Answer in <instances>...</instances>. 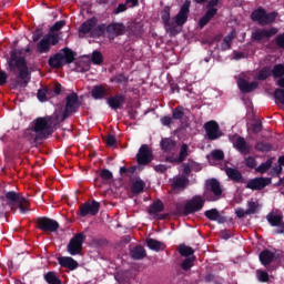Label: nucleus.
<instances>
[{
	"label": "nucleus",
	"instance_id": "f257e3e1",
	"mask_svg": "<svg viewBox=\"0 0 284 284\" xmlns=\"http://www.w3.org/2000/svg\"><path fill=\"white\" fill-rule=\"evenodd\" d=\"M23 52L19 49H12L10 51V57L7 60V70L12 74H18L16 78H10L9 88L11 90H17L18 88H28L30 83V71H28V60L26 57L21 55Z\"/></svg>",
	"mask_w": 284,
	"mask_h": 284
},
{
	"label": "nucleus",
	"instance_id": "f03ea898",
	"mask_svg": "<svg viewBox=\"0 0 284 284\" xmlns=\"http://www.w3.org/2000/svg\"><path fill=\"white\" fill-rule=\"evenodd\" d=\"M59 115L39 116L31 122V130L36 133V141H45L54 134V126L60 123Z\"/></svg>",
	"mask_w": 284,
	"mask_h": 284
},
{
	"label": "nucleus",
	"instance_id": "7ed1b4c3",
	"mask_svg": "<svg viewBox=\"0 0 284 284\" xmlns=\"http://www.w3.org/2000/svg\"><path fill=\"white\" fill-rule=\"evenodd\" d=\"M77 59V52L72 49L65 47L60 50V52L54 53L48 60L49 67L55 70L63 68V65H70V63H74Z\"/></svg>",
	"mask_w": 284,
	"mask_h": 284
},
{
	"label": "nucleus",
	"instance_id": "20e7f679",
	"mask_svg": "<svg viewBox=\"0 0 284 284\" xmlns=\"http://www.w3.org/2000/svg\"><path fill=\"white\" fill-rule=\"evenodd\" d=\"M99 23V19L97 17H92L84 21L79 27V37L83 39L87 34H90L93 39H99V37H103V30H105V23Z\"/></svg>",
	"mask_w": 284,
	"mask_h": 284
},
{
	"label": "nucleus",
	"instance_id": "39448f33",
	"mask_svg": "<svg viewBox=\"0 0 284 284\" xmlns=\"http://www.w3.org/2000/svg\"><path fill=\"white\" fill-rule=\"evenodd\" d=\"M4 197L7 201V205L10 207L13 214L17 212V206L20 210V214H26L28 209L30 207V201H28L21 193H17L14 191L4 192Z\"/></svg>",
	"mask_w": 284,
	"mask_h": 284
},
{
	"label": "nucleus",
	"instance_id": "423d86ee",
	"mask_svg": "<svg viewBox=\"0 0 284 284\" xmlns=\"http://www.w3.org/2000/svg\"><path fill=\"white\" fill-rule=\"evenodd\" d=\"M205 197L203 195H194L191 200L186 201L184 207L181 204H176L175 212L178 214H183L184 216H190V214H196L205 207Z\"/></svg>",
	"mask_w": 284,
	"mask_h": 284
},
{
	"label": "nucleus",
	"instance_id": "0eeeda50",
	"mask_svg": "<svg viewBox=\"0 0 284 284\" xmlns=\"http://www.w3.org/2000/svg\"><path fill=\"white\" fill-rule=\"evenodd\" d=\"M203 197L209 203H214L223 199V187H221V182L216 179H211L205 182V191Z\"/></svg>",
	"mask_w": 284,
	"mask_h": 284
},
{
	"label": "nucleus",
	"instance_id": "6e6552de",
	"mask_svg": "<svg viewBox=\"0 0 284 284\" xmlns=\"http://www.w3.org/2000/svg\"><path fill=\"white\" fill-rule=\"evenodd\" d=\"M278 13L276 11L267 13L263 8H257L251 13V19L254 22H257L258 26H272L276 21Z\"/></svg>",
	"mask_w": 284,
	"mask_h": 284
},
{
	"label": "nucleus",
	"instance_id": "1a4fd4ad",
	"mask_svg": "<svg viewBox=\"0 0 284 284\" xmlns=\"http://www.w3.org/2000/svg\"><path fill=\"white\" fill-rule=\"evenodd\" d=\"M79 108H81L79 94H77L75 92L68 94L65 98V106L60 121L63 122L65 121V119L71 116V114L79 112Z\"/></svg>",
	"mask_w": 284,
	"mask_h": 284
},
{
	"label": "nucleus",
	"instance_id": "9d476101",
	"mask_svg": "<svg viewBox=\"0 0 284 284\" xmlns=\"http://www.w3.org/2000/svg\"><path fill=\"white\" fill-rule=\"evenodd\" d=\"M61 41L58 33H47L37 44L39 54H48L52 45H57Z\"/></svg>",
	"mask_w": 284,
	"mask_h": 284
},
{
	"label": "nucleus",
	"instance_id": "9b49d317",
	"mask_svg": "<svg viewBox=\"0 0 284 284\" xmlns=\"http://www.w3.org/2000/svg\"><path fill=\"white\" fill-rule=\"evenodd\" d=\"M83 243H85V234L77 233L68 243L67 251L71 256H77L83 252Z\"/></svg>",
	"mask_w": 284,
	"mask_h": 284
},
{
	"label": "nucleus",
	"instance_id": "f8f14e48",
	"mask_svg": "<svg viewBox=\"0 0 284 284\" xmlns=\"http://www.w3.org/2000/svg\"><path fill=\"white\" fill-rule=\"evenodd\" d=\"M36 225L38 230L42 232H59V222L57 220L50 219L48 216L37 217Z\"/></svg>",
	"mask_w": 284,
	"mask_h": 284
},
{
	"label": "nucleus",
	"instance_id": "ddd939ff",
	"mask_svg": "<svg viewBox=\"0 0 284 284\" xmlns=\"http://www.w3.org/2000/svg\"><path fill=\"white\" fill-rule=\"evenodd\" d=\"M108 34V39L114 41L116 37H123L125 34V24L123 22H112L109 26L104 24L103 34Z\"/></svg>",
	"mask_w": 284,
	"mask_h": 284
},
{
	"label": "nucleus",
	"instance_id": "4468645a",
	"mask_svg": "<svg viewBox=\"0 0 284 284\" xmlns=\"http://www.w3.org/2000/svg\"><path fill=\"white\" fill-rule=\"evenodd\" d=\"M190 6H192V1L185 0L180 8V11L174 17V26L183 27L187 23V19H190Z\"/></svg>",
	"mask_w": 284,
	"mask_h": 284
},
{
	"label": "nucleus",
	"instance_id": "2eb2a0df",
	"mask_svg": "<svg viewBox=\"0 0 284 284\" xmlns=\"http://www.w3.org/2000/svg\"><path fill=\"white\" fill-rule=\"evenodd\" d=\"M203 128L209 141H216V139H221V136H223V132L221 131L219 122L214 120L205 122Z\"/></svg>",
	"mask_w": 284,
	"mask_h": 284
},
{
	"label": "nucleus",
	"instance_id": "dca6fc26",
	"mask_svg": "<svg viewBox=\"0 0 284 284\" xmlns=\"http://www.w3.org/2000/svg\"><path fill=\"white\" fill-rule=\"evenodd\" d=\"M231 143H233V148L240 152V154H250L252 152V146L248 145L245 138L234 134L230 138Z\"/></svg>",
	"mask_w": 284,
	"mask_h": 284
},
{
	"label": "nucleus",
	"instance_id": "f3484780",
	"mask_svg": "<svg viewBox=\"0 0 284 284\" xmlns=\"http://www.w3.org/2000/svg\"><path fill=\"white\" fill-rule=\"evenodd\" d=\"M99 210H101V203L92 200L91 202H85L84 204L80 205L79 215L88 216V214H90L91 216H97L99 214Z\"/></svg>",
	"mask_w": 284,
	"mask_h": 284
},
{
	"label": "nucleus",
	"instance_id": "a211bd4d",
	"mask_svg": "<svg viewBox=\"0 0 284 284\" xmlns=\"http://www.w3.org/2000/svg\"><path fill=\"white\" fill-rule=\"evenodd\" d=\"M153 154L148 144H142L136 154L138 165H150Z\"/></svg>",
	"mask_w": 284,
	"mask_h": 284
},
{
	"label": "nucleus",
	"instance_id": "6ab92c4d",
	"mask_svg": "<svg viewBox=\"0 0 284 284\" xmlns=\"http://www.w3.org/2000/svg\"><path fill=\"white\" fill-rule=\"evenodd\" d=\"M267 185H272V178H254L246 183V190L261 191L265 190Z\"/></svg>",
	"mask_w": 284,
	"mask_h": 284
},
{
	"label": "nucleus",
	"instance_id": "aec40b11",
	"mask_svg": "<svg viewBox=\"0 0 284 284\" xmlns=\"http://www.w3.org/2000/svg\"><path fill=\"white\" fill-rule=\"evenodd\" d=\"M276 34H278V28L276 27H272L270 29H256L252 32V39L260 43L263 39H272V37H276Z\"/></svg>",
	"mask_w": 284,
	"mask_h": 284
},
{
	"label": "nucleus",
	"instance_id": "412c9836",
	"mask_svg": "<svg viewBox=\"0 0 284 284\" xmlns=\"http://www.w3.org/2000/svg\"><path fill=\"white\" fill-rule=\"evenodd\" d=\"M161 19L164 23L166 32H170L171 37L179 34V31H176V26H174V21H172L170 18V7H164L161 12Z\"/></svg>",
	"mask_w": 284,
	"mask_h": 284
},
{
	"label": "nucleus",
	"instance_id": "4be33fe9",
	"mask_svg": "<svg viewBox=\"0 0 284 284\" xmlns=\"http://www.w3.org/2000/svg\"><path fill=\"white\" fill-rule=\"evenodd\" d=\"M106 104L111 110H121L123 105H125V95L121 93H116L115 95H111L106 98Z\"/></svg>",
	"mask_w": 284,
	"mask_h": 284
},
{
	"label": "nucleus",
	"instance_id": "5701e85b",
	"mask_svg": "<svg viewBox=\"0 0 284 284\" xmlns=\"http://www.w3.org/2000/svg\"><path fill=\"white\" fill-rule=\"evenodd\" d=\"M91 97L95 101H102V99L110 97V91L103 84H97L91 90Z\"/></svg>",
	"mask_w": 284,
	"mask_h": 284
},
{
	"label": "nucleus",
	"instance_id": "b1692460",
	"mask_svg": "<svg viewBox=\"0 0 284 284\" xmlns=\"http://www.w3.org/2000/svg\"><path fill=\"white\" fill-rule=\"evenodd\" d=\"M258 258L261 265L264 267H270V265L274 263V258H276V253L272 252L270 248H265L260 253Z\"/></svg>",
	"mask_w": 284,
	"mask_h": 284
},
{
	"label": "nucleus",
	"instance_id": "393cba45",
	"mask_svg": "<svg viewBox=\"0 0 284 284\" xmlns=\"http://www.w3.org/2000/svg\"><path fill=\"white\" fill-rule=\"evenodd\" d=\"M237 87L243 94H250V92H254V90L258 88V82L256 81L250 82L245 79H239Z\"/></svg>",
	"mask_w": 284,
	"mask_h": 284
},
{
	"label": "nucleus",
	"instance_id": "a878e982",
	"mask_svg": "<svg viewBox=\"0 0 284 284\" xmlns=\"http://www.w3.org/2000/svg\"><path fill=\"white\" fill-rule=\"evenodd\" d=\"M160 148L166 154H172L173 152H176V141H174L172 138H162Z\"/></svg>",
	"mask_w": 284,
	"mask_h": 284
},
{
	"label": "nucleus",
	"instance_id": "bb28decb",
	"mask_svg": "<svg viewBox=\"0 0 284 284\" xmlns=\"http://www.w3.org/2000/svg\"><path fill=\"white\" fill-rule=\"evenodd\" d=\"M225 174L230 179V181H233V183H245L243 173H241V171H239L237 169L227 166L225 169Z\"/></svg>",
	"mask_w": 284,
	"mask_h": 284
},
{
	"label": "nucleus",
	"instance_id": "cd10ccee",
	"mask_svg": "<svg viewBox=\"0 0 284 284\" xmlns=\"http://www.w3.org/2000/svg\"><path fill=\"white\" fill-rule=\"evenodd\" d=\"M58 263L61 267H65L71 272L79 267V262H77V260L72 258L71 256H61L58 258Z\"/></svg>",
	"mask_w": 284,
	"mask_h": 284
},
{
	"label": "nucleus",
	"instance_id": "c85d7f7f",
	"mask_svg": "<svg viewBox=\"0 0 284 284\" xmlns=\"http://www.w3.org/2000/svg\"><path fill=\"white\" fill-rule=\"evenodd\" d=\"M204 216L209 221H216V223H225L227 221V217L221 215L217 209H211L204 212Z\"/></svg>",
	"mask_w": 284,
	"mask_h": 284
},
{
	"label": "nucleus",
	"instance_id": "c756f323",
	"mask_svg": "<svg viewBox=\"0 0 284 284\" xmlns=\"http://www.w3.org/2000/svg\"><path fill=\"white\" fill-rule=\"evenodd\" d=\"M130 256L133 261H143L148 256V251L142 245L130 248Z\"/></svg>",
	"mask_w": 284,
	"mask_h": 284
},
{
	"label": "nucleus",
	"instance_id": "7c9ffc66",
	"mask_svg": "<svg viewBox=\"0 0 284 284\" xmlns=\"http://www.w3.org/2000/svg\"><path fill=\"white\" fill-rule=\"evenodd\" d=\"M187 185H190V179H187V176L184 175H180L178 178H175L172 183V190L176 191V190H185L187 187Z\"/></svg>",
	"mask_w": 284,
	"mask_h": 284
},
{
	"label": "nucleus",
	"instance_id": "2f4dec72",
	"mask_svg": "<svg viewBox=\"0 0 284 284\" xmlns=\"http://www.w3.org/2000/svg\"><path fill=\"white\" fill-rule=\"evenodd\" d=\"M110 83H116V85H123V88H128V83H130V75L121 72L110 78Z\"/></svg>",
	"mask_w": 284,
	"mask_h": 284
},
{
	"label": "nucleus",
	"instance_id": "473e14b6",
	"mask_svg": "<svg viewBox=\"0 0 284 284\" xmlns=\"http://www.w3.org/2000/svg\"><path fill=\"white\" fill-rule=\"evenodd\" d=\"M219 9H210L206 10L205 14L200 19L199 26L200 28H205L214 17H216Z\"/></svg>",
	"mask_w": 284,
	"mask_h": 284
},
{
	"label": "nucleus",
	"instance_id": "72a5a7b5",
	"mask_svg": "<svg viewBox=\"0 0 284 284\" xmlns=\"http://www.w3.org/2000/svg\"><path fill=\"white\" fill-rule=\"evenodd\" d=\"M146 246L153 252H163L165 250V243L152 237L146 239Z\"/></svg>",
	"mask_w": 284,
	"mask_h": 284
},
{
	"label": "nucleus",
	"instance_id": "f704fd0d",
	"mask_svg": "<svg viewBox=\"0 0 284 284\" xmlns=\"http://www.w3.org/2000/svg\"><path fill=\"white\" fill-rule=\"evenodd\" d=\"M234 37H236V31H231L224 39L221 44V50L225 52L232 48V41H234Z\"/></svg>",
	"mask_w": 284,
	"mask_h": 284
},
{
	"label": "nucleus",
	"instance_id": "c9c22d12",
	"mask_svg": "<svg viewBox=\"0 0 284 284\" xmlns=\"http://www.w3.org/2000/svg\"><path fill=\"white\" fill-rule=\"evenodd\" d=\"M145 190V182L143 180H136L131 186V192L134 195L143 194Z\"/></svg>",
	"mask_w": 284,
	"mask_h": 284
},
{
	"label": "nucleus",
	"instance_id": "e433bc0d",
	"mask_svg": "<svg viewBox=\"0 0 284 284\" xmlns=\"http://www.w3.org/2000/svg\"><path fill=\"white\" fill-rule=\"evenodd\" d=\"M45 283L48 284H62L61 278L57 276L54 271H49L43 275Z\"/></svg>",
	"mask_w": 284,
	"mask_h": 284
},
{
	"label": "nucleus",
	"instance_id": "4c0bfd02",
	"mask_svg": "<svg viewBox=\"0 0 284 284\" xmlns=\"http://www.w3.org/2000/svg\"><path fill=\"white\" fill-rule=\"evenodd\" d=\"M165 210V205L161 200L154 201L149 207V214H159Z\"/></svg>",
	"mask_w": 284,
	"mask_h": 284
},
{
	"label": "nucleus",
	"instance_id": "58836bf2",
	"mask_svg": "<svg viewBox=\"0 0 284 284\" xmlns=\"http://www.w3.org/2000/svg\"><path fill=\"white\" fill-rule=\"evenodd\" d=\"M272 75V67H263L257 72L256 79L257 81H267L270 77Z\"/></svg>",
	"mask_w": 284,
	"mask_h": 284
},
{
	"label": "nucleus",
	"instance_id": "ea45409f",
	"mask_svg": "<svg viewBox=\"0 0 284 284\" xmlns=\"http://www.w3.org/2000/svg\"><path fill=\"white\" fill-rule=\"evenodd\" d=\"M271 73L273 79H283L284 77V64H275L273 69H271Z\"/></svg>",
	"mask_w": 284,
	"mask_h": 284
},
{
	"label": "nucleus",
	"instance_id": "a19ab883",
	"mask_svg": "<svg viewBox=\"0 0 284 284\" xmlns=\"http://www.w3.org/2000/svg\"><path fill=\"white\" fill-rule=\"evenodd\" d=\"M187 156H190V146L187 144L183 143L180 148L178 161H181L183 163V161H185L187 159Z\"/></svg>",
	"mask_w": 284,
	"mask_h": 284
},
{
	"label": "nucleus",
	"instance_id": "79ce46f5",
	"mask_svg": "<svg viewBox=\"0 0 284 284\" xmlns=\"http://www.w3.org/2000/svg\"><path fill=\"white\" fill-rule=\"evenodd\" d=\"M267 221L273 227H281L283 224V216L281 215H267Z\"/></svg>",
	"mask_w": 284,
	"mask_h": 284
},
{
	"label": "nucleus",
	"instance_id": "37998d69",
	"mask_svg": "<svg viewBox=\"0 0 284 284\" xmlns=\"http://www.w3.org/2000/svg\"><path fill=\"white\" fill-rule=\"evenodd\" d=\"M178 252L181 254V256H192L194 254V248H192V246L181 244L178 248Z\"/></svg>",
	"mask_w": 284,
	"mask_h": 284
},
{
	"label": "nucleus",
	"instance_id": "c03bdc74",
	"mask_svg": "<svg viewBox=\"0 0 284 284\" xmlns=\"http://www.w3.org/2000/svg\"><path fill=\"white\" fill-rule=\"evenodd\" d=\"M185 116V109L183 106L179 105L172 111V119L175 121H181Z\"/></svg>",
	"mask_w": 284,
	"mask_h": 284
},
{
	"label": "nucleus",
	"instance_id": "a18cd8bd",
	"mask_svg": "<svg viewBox=\"0 0 284 284\" xmlns=\"http://www.w3.org/2000/svg\"><path fill=\"white\" fill-rule=\"evenodd\" d=\"M272 168V159L266 160L261 165H258L255 171L260 174H265Z\"/></svg>",
	"mask_w": 284,
	"mask_h": 284
},
{
	"label": "nucleus",
	"instance_id": "49530a36",
	"mask_svg": "<svg viewBox=\"0 0 284 284\" xmlns=\"http://www.w3.org/2000/svg\"><path fill=\"white\" fill-rule=\"evenodd\" d=\"M256 278L260 283H270V273L263 270H257Z\"/></svg>",
	"mask_w": 284,
	"mask_h": 284
},
{
	"label": "nucleus",
	"instance_id": "de8ad7c7",
	"mask_svg": "<svg viewBox=\"0 0 284 284\" xmlns=\"http://www.w3.org/2000/svg\"><path fill=\"white\" fill-rule=\"evenodd\" d=\"M91 61L93 65H101L103 63V54L100 51H93Z\"/></svg>",
	"mask_w": 284,
	"mask_h": 284
},
{
	"label": "nucleus",
	"instance_id": "09e8293b",
	"mask_svg": "<svg viewBox=\"0 0 284 284\" xmlns=\"http://www.w3.org/2000/svg\"><path fill=\"white\" fill-rule=\"evenodd\" d=\"M272 145L267 142H257L255 144V150L257 152H272Z\"/></svg>",
	"mask_w": 284,
	"mask_h": 284
},
{
	"label": "nucleus",
	"instance_id": "8fccbe9b",
	"mask_svg": "<svg viewBox=\"0 0 284 284\" xmlns=\"http://www.w3.org/2000/svg\"><path fill=\"white\" fill-rule=\"evenodd\" d=\"M100 179H102V181H104V183H110V181H112V179H114V174H112L110 170L103 169L100 172Z\"/></svg>",
	"mask_w": 284,
	"mask_h": 284
},
{
	"label": "nucleus",
	"instance_id": "3c124183",
	"mask_svg": "<svg viewBox=\"0 0 284 284\" xmlns=\"http://www.w3.org/2000/svg\"><path fill=\"white\" fill-rule=\"evenodd\" d=\"M37 133L34 130H32L31 124H29V128L24 131V139H28V141H33V143H39L40 141H36Z\"/></svg>",
	"mask_w": 284,
	"mask_h": 284
},
{
	"label": "nucleus",
	"instance_id": "603ef678",
	"mask_svg": "<svg viewBox=\"0 0 284 284\" xmlns=\"http://www.w3.org/2000/svg\"><path fill=\"white\" fill-rule=\"evenodd\" d=\"M128 32L131 37H140L141 32H142V28L140 24H131L128 28Z\"/></svg>",
	"mask_w": 284,
	"mask_h": 284
},
{
	"label": "nucleus",
	"instance_id": "864d4df0",
	"mask_svg": "<svg viewBox=\"0 0 284 284\" xmlns=\"http://www.w3.org/2000/svg\"><path fill=\"white\" fill-rule=\"evenodd\" d=\"M48 94H50V89H39L37 93L38 100L41 101V103L48 101Z\"/></svg>",
	"mask_w": 284,
	"mask_h": 284
},
{
	"label": "nucleus",
	"instance_id": "5fc2aeb1",
	"mask_svg": "<svg viewBox=\"0 0 284 284\" xmlns=\"http://www.w3.org/2000/svg\"><path fill=\"white\" fill-rule=\"evenodd\" d=\"M273 97L276 103L284 105V89H275Z\"/></svg>",
	"mask_w": 284,
	"mask_h": 284
},
{
	"label": "nucleus",
	"instance_id": "6e6d98bb",
	"mask_svg": "<svg viewBox=\"0 0 284 284\" xmlns=\"http://www.w3.org/2000/svg\"><path fill=\"white\" fill-rule=\"evenodd\" d=\"M182 270L184 272H187V270H192L194 267V260L192 257H186L182 263H181Z\"/></svg>",
	"mask_w": 284,
	"mask_h": 284
},
{
	"label": "nucleus",
	"instance_id": "4d7b16f0",
	"mask_svg": "<svg viewBox=\"0 0 284 284\" xmlns=\"http://www.w3.org/2000/svg\"><path fill=\"white\" fill-rule=\"evenodd\" d=\"M211 158L213 161H223V159H225V153L222 150H213L211 152Z\"/></svg>",
	"mask_w": 284,
	"mask_h": 284
},
{
	"label": "nucleus",
	"instance_id": "13d9d810",
	"mask_svg": "<svg viewBox=\"0 0 284 284\" xmlns=\"http://www.w3.org/2000/svg\"><path fill=\"white\" fill-rule=\"evenodd\" d=\"M65 26V20L57 21L51 28L50 32H59V30H62Z\"/></svg>",
	"mask_w": 284,
	"mask_h": 284
},
{
	"label": "nucleus",
	"instance_id": "bf43d9fd",
	"mask_svg": "<svg viewBox=\"0 0 284 284\" xmlns=\"http://www.w3.org/2000/svg\"><path fill=\"white\" fill-rule=\"evenodd\" d=\"M104 143L108 148H114V145H116V136L112 134L106 135Z\"/></svg>",
	"mask_w": 284,
	"mask_h": 284
},
{
	"label": "nucleus",
	"instance_id": "052dcab7",
	"mask_svg": "<svg viewBox=\"0 0 284 284\" xmlns=\"http://www.w3.org/2000/svg\"><path fill=\"white\" fill-rule=\"evenodd\" d=\"M245 165L246 168H250L251 170H254L256 168V159L253 156H248L245 159Z\"/></svg>",
	"mask_w": 284,
	"mask_h": 284
},
{
	"label": "nucleus",
	"instance_id": "680f3d73",
	"mask_svg": "<svg viewBox=\"0 0 284 284\" xmlns=\"http://www.w3.org/2000/svg\"><path fill=\"white\" fill-rule=\"evenodd\" d=\"M262 130H263V123L262 122H255V123H253V125H252V132H253V134H258L260 132H262Z\"/></svg>",
	"mask_w": 284,
	"mask_h": 284
},
{
	"label": "nucleus",
	"instance_id": "e2e57ef3",
	"mask_svg": "<svg viewBox=\"0 0 284 284\" xmlns=\"http://www.w3.org/2000/svg\"><path fill=\"white\" fill-rule=\"evenodd\" d=\"M275 43L278 48H281L282 50H284V33H281L278 36H276L275 38Z\"/></svg>",
	"mask_w": 284,
	"mask_h": 284
},
{
	"label": "nucleus",
	"instance_id": "0e129e2a",
	"mask_svg": "<svg viewBox=\"0 0 284 284\" xmlns=\"http://www.w3.org/2000/svg\"><path fill=\"white\" fill-rule=\"evenodd\" d=\"M128 10V4L126 3H120L114 10L113 14H121V12H125Z\"/></svg>",
	"mask_w": 284,
	"mask_h": 284
},
{
	"label": "nucleus",
	"instance_id": "69168bd1",
	"mask_svg": "<svg viewBox=\"0 0 284 284\" xmlns=\"http://www.w3.org/2000/svg\"><path fill=\"white\" fill-rule=\"evenodd\" d=\"M258 206L255 204V202H248V209L246 210L245 214H256V209Z\"/></svg>",
	"mask_w": 284,
	"mask_h": 284
},
{
	"label": "nucleus",
	"instance_id": "338daca9",
	"mask_svg": "<svg viewBox=\"0 0 284 284\" xmlns=\"http://www.w3.org/2000/svg\"><path fill=\"white\" fill-rule=\"evenodd\" d=\"M8 83V73L6 71L0 70V87L6 85Z\"/></svg>",
	"mask_w": 284,
	"mask_h": 284
},
{
	"label": "nucleus",
	"instance_id": "774afa93",
	"mask_svg": "<svg viewBox=\"0 0 284 284\" xmlns=\"http://www.w3.org/2000/svg\"><path fill=\"white\" fill-rule=\"evenodd\" d=\"M232 236L233 234H232V231L230 230H224L221 232V239H223L224 241L232 239Z\"/></svg>",
	"mask_w": 284,
	"mask_h": 284
}]
</instances>
